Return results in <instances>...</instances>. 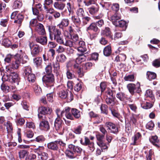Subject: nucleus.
Listing matches in <instances>:
<instances>
[{"label": "nucleus", "instance_id": "obj_1", "mask_svg": "<svg viewBox=\"0 0 160 160\" xmlns=\"http://www.w3.org/2000/svg\"><path fill=\"white\" fill-rule=\"evenodd\" d=\"M70 108L68 107H66L62 111L59 109L57 108L56 110V113L58 117L61 118L64 115L67 119L73 120V118L70 112Z\"/></svg>", "mask_w": 160, "mask_h": 160}, {"label": "nucleus", "instance_id": "obj_2", "mask_svg": "<svg viewBox=\"0 0 160 160\" xmlns=\"http://www.w3.org/2000/svg\"><path fill=\"white\" fill-rule=\"evenodd\" d=\"M11 18L12 19H14V23L20 27L23 20L24 16L22 14L18 13V12L15 11L12 13Z\"/></svg>", "mask_w": 160, "mask_h": 160}, {"label": "nucleus", "instance_id": "obj_3", "mask_svg": "<svg viewBox=\"0 0 160 160\" xmlns=\"http://www.w3.org/2000/svg\"><path fill=\"white\" fill-rule=\"evenodd\" d=\"M6 71L8 74H10V79H9V82L14 83L18 82L19 78L18 74L12 70L11 67H6Z\"/></svg>", "mask_w": 160, "mask_h": 160}, {"label": "nucleus", "instance_id": "obj_4", "mask_svg": "<svg viewBox=\"0 0 160 160\" xmlns=\"http://www.w3.org/2000/svg\"><path fill=\"white\" fill-rule=\"evenodd\" d=\"M65 144L62 141L60 140L48 143L47 147L48 148L53 151H57L59 149V145L64 146Z\"/></svg>", "mask_w": 160, "mask_h": 160}, {"label": "nucleus", "instance_id": "obj_5", "mask_svg": "<svg viewBox=\"0 0 160 160\" xmlns=\"http://www.w3.org/2000/svg\"><path fill=\"white\" fill-rule=\"evenodd\" d=\"M42 80L47 87L52 86L54 82V76L52 74L46 75L43 77Z\"/></svg>", "mask_w": 160, "mask_h": 160}, {"label": "nucleus", "instance_id": "obj_6", "mask_svg": "<svg viewBox=\"0 0 160 160\" xmlns=\"http://www.w3.org/2000/svg\"><path fill=\"white\" fill-rule=\"evenodd\" d=\"M60 118L61 117L57 116L54 122V128L59 134H62L63 133V129L62 126L63 123V121Z\"/></svg>", "mask_w": 160, "mask_h": 160}, {"label": "nucleus", "instance_id": "obj_7", "mask_svg": "<svg viewBox=\"0 0 160 160\" xmlns=\"http://www.w3.org/2000/svg\"><path fill=\"white\" fill-rule=\"evenodd\" d=\"M48 30L49 32V35L50 38L52 39L55 37L61 35V31L60 30L56 28L55 26H50L48 27Z\"/></svg>", "mask_w": 160, "mask_h": 160}, {"label": "nucleus", "instance_id": "obj_8", "mask_svg": "<svg viewBox=\"0 0 160 160\" xmlns=\"http://www.w3.org/2000/svg\"><path fill=\"white\" fill-rule=\"evenodd\" d=\"M105 127L109 132L117 134L118 132V127L115 124L112 122H106L105 124Z\"/></svg>", "mask_w": 160, "mask_h": 160}, {"label": "nucleus", "instance_id": "obj_9", "mask_svg": "<svg viewBox=\"0 0 160 160\" xmlns=\"http://www.w3.org/2000/svg\"><path fill=\"white\" fill-rule=\"evenodd\" d=\"M29 47L31 51V54L33 56L38 55L42 51V48L38 44H34L32 43H30Z\"/></svg>", "mask_w": 160, "mask_h": 160}, {"label": "nucleus", "instance_id": "obj_10", "mask_svg": "<svg viewBox=\"0 0 160 160\" xmlns=\"http://www.w3.org/2000/svg\"><path fill=\"white\" fill-rule=\"evenodd\" d=\"M35 29L37 33L40 35H43L46 34L44 27L42 24L40 23H37L36 25Z\"/></svg>", "mask_w": 160, "mask_h": 160}, {"label": "nucleus", "instance_id": "obj_11", "mask_svg": "<svg viewBox=\"0 0 160 160\" xmlns=\"http://www.w3.org/2000/svg\"><path fill=\"white\" fill-rule=\"evenodd\" d=\"M75 71L77 72L80 77H82L84 75L85 70L83 66H79L78 64H74L73 66Z\"/></svg>", "mask_w": 160, "mask_h": 160}, {"label": "nucleus", "instance_id": "obj_12", "mask_svg": "<svg viewBox=\"0 0 160 160\" xmlns=\"http://www.w3.org/2000/svg\"><path fill=\"white\" fill-rule=\"evenodd\" d=\"M39 126L41 129L45 131H47L50 128L49 122L46 120L41 121L40 122Z\"/></svg>", "mask_w": 160, "mask_h": 160}, {"label": "nucleus", "instance_id": "obj_13", "mask_svg": "<svg viewBox=\"0 0 160 160\" xmlns=\"http://www.w3.org/2000/svg\"><path fill=\"white\" fill-rule=\"evenodd\" d=\"M15 60L14 62H12V65L7 66L11 67V68L12 69V70H13V69H18L20 66L21 63V59L15 57Z\"/></svg>", "mask_w": 160, "mask_h": 160}, {"label": "nucleus", "instance_id": "obj_14", "mask_svg": "<svg viewBox=\"0 0 160 160\" xmlns=\"http://www.w3.org/2000/svg\"><path fill=\"white\" fill-rule=\"evenodd\" d=\"M141 107L144 109H149L151 108L153 106V104L149 102H147L145 100L140 101Z\"/></svg>", "mask_w": 160, "mask_h": 160}, {"label": "nucleus", "instance_id": "obj_15", "mask_svg": "<svg viewBox=\"0 0 160 160\" xmlns=\"http://www.w3.org/2000/svg\"><path fill=\"white\" fill-rule=\"evenodd\" d=\"M38 111V112L45 115L46 114H50L52 112V110L48 107H41L39 108Z\"/></svg>", "mask_w": 160, "mask_h": 160}, {"label": "nucleus", "instance_id": "obj_16", "mask_svg": "<svg viewBox=\"0 0 160 160\" xmlns=\"http://www.w3.org/2000/svg\"><path fill=\"white\" fill-rule=\"evenodd\" d=\"M65 6V4L58 1L55 2L53 3V7L56 9L62 11Z\"/></svg>", "mask_w": 160, "mask_h": 160}, {"label": "nucleus", "instance_id": "obj_17", "mask_svg": "<svg viewBox=\"0 0 160 160\" xmlns=\"http://www.w3.org/2000/svg\"><path fill=\"white\" fill-rule=\"evenodd\" d=\"M69 20L68 18H63L61 20L60 22L57 25L59 28L62 29L64 27L68 26Z\"/></svg>", "mask_w": 160, "mask_h": 160}, {"label": "nucleus", "instance_id": "obj_18", "mask_svg": "<svg viewBox=\"0 0 160 160\" xmlns=\"http://www.w3.org/2000/svg\"><path fill=\"white\" fill-rule=\"evenodd\" d=\"M36 41L37 42L39 43L42 45H45L47 43V38L45 36L38 37L36 38Z\"/></svg>", "mask_w": 160, "mask_h": 160}, {"label": "nucleus", "instance_id": "obj_19", "mask_svg": "<svg viewBox=\"0 0 160 160\" xmlns=\"http://www.w3.org/2000/svg\"><path fill=\"white\" fill-rule=\"evenodd\" d=\"M121 19L120 14L118 13H116L110 18V20L113 25Z\"/></svg>", "mask_w": 160, "mask_h": 160}, {"label": "nucleus", "instance_id": "obj_20", "mask_svg": "<svg viewBox=\"0 0 160 160\" xmlns=\"http://www.w3.org/2000/svg\"><path fill=\"white\" fill-rule=\"evenodd\" d=\"M84 54L82 53L81 54H78V56L76 59V62L77 63L76 64L78 65L86 60V57Z\"/></svg>", "mask_w": 160, "mask_h": 160}, {"label": "nucleus", "instance_id": "obj_21", "mask_svg": "<svg viewBox=\"0 0 160 160\" xmlns=\"http://www.w3.org/2000/svg\"><path fill=\"white\" fill-rule=\"evenodd\" d=\"M68 148L72 150L75 153L76 152L80 153L82 151V149L80 147L78 146H75L72 144L68 145Z\"/></svg>", "mask_w": 160, "mask_h": 160}, {"label": "nucleus", "instance_id": "obj_22", "mask_svg": "<svg viewBox=\"0 0 160 160\" xmlns=\"http://www.w3.org/2000/svg\"><path fill=\"white\" fill-rule=\"evenodd\" d=\"M86 30L87 31L92 30L94 32H97L99 31V29L97 26L96 23L95 22H93L87 28Z\"/></svg>", "mask_w": 160, "mask_h": 160}, {"label": "nucleus", "instance_id": "obj_23", "mask_svg": "<svg viewBox=\"0 0 160 160\" xmlns=\"http://www.w3.org/2000/svg\"><path fill=\"white\" fill-rule=\"evenodd\" d=\"M116 96L117 99L121 102L124 101L127 98L126 95L122 92H118L116 93Z\"/></svg>", "mask_w": 160, "mask_h": 160}, {"label": "nucleus", "instance_id": "obj_24", "mask_svg": "<svg viewBox=\"0 0 160 160\" xmlns=\"http://www.w3.org/2000/svg\"><path fill=\"white\" fill-rule=\"evenodd\" d=\"M25 76L30 83H33L35 82L36 78L34 74L31 73Z\"/></svg>", "mask_w": 160, "mask_h": 160}, {"label": "nucleus", "instance_id": "obj_25", "mask_svg": "<svg viewBox=\"0 0 160 160\" xmlns=\"http://www.w3.org/2000/svg\"><path fill=\"white\" fill-rule=\"evenodd\" d=\"M4 126L6 128L8 133H11L12 132L13 127L12 123L10 121H8L6 122H5Z\"/></svg>", "mask_w": 160, "mask_h": 160}, {"label": "nucleus", "instance_id": "obj_26", "mask_svg": "<svg viewBox=\"0 0 160 160\" xmlns=\"http://www.w3.org/2000/svg\"><path fill=\"white\" fill-rule=\"evenodd\" d=\"M150 142L154 145L157 147H159L158 144L159 140L157 136H152L151 138L150 139Z\"/></svg>", "mask_w": 160, "mask_h": 160}, {"label": "nucleus", "instance_id": "obj_27", "mask_svg": "<svg viewBox=\"0 0 160 160\" xmlns=\"http://www.w3.org/2000/svg\"><path fill=\"white\" fill-rule=\"evenodd\" d=\"M101 34L109 38H111L112 37L110 28L108 27L106 28L105 29L102 31Z\"/></svg>", "mask_w": 160, "mask_h": 160}, {"label": "nucleus", "instance_id": "obj_28", "mask_svg": "<svg viewBox=\"0 0 160 160\" xmlns=\"http://www.w3.org/2000/svg\"><path fill=\"white\" fill-rule=\"evenodd\" d=\"M34 92L36 95L38 96L42 93V90L40 87L35 83L33 84L32 86Z\"/></svg>", "mask_w": 160, "mask_h": 160}, {"label": "nucleus", "instance_id": "obj_29", "mask_svg": "<svg viewBox=\"0 0 160 160\" xmlns=\"http://www.w3.org/2000/svg\"><path fill=\"white\" fill-rule=\"evenodd\" d=\"M66 56L63 54L58 55L56 57L57 61L58 62L63 63L66 60Z\"/></svg>", "mask_w": 160, "mask_h": 160}, {"label": "nucleus", "instance_id": "obj_30", "mask_svg": "<svg viewBox=\"0 0 160 160\" xmlns=\"http://www.w3.org/2000/svg\"><path fill=\"white\" fill-rule=\"evenodd\" d=\"M71 112L72 114L76 118H78L81 116V112L76 108H72L71 110Z\"/></svg>", "mask_w": 160, "mask_h": 160}, {"label": "nucleus", "instance_id": "obj_31", "mask_svg": "<svg viewBox=\"0 0 160 160\" xmlns=\"http://www.w3.org/2000/svg\"><path fill=\"white\" fill-rule=\"evenodd\" d=\"M29 152L26 150L22 149L18 152L19 156L20 158H24L25 157L27 156Z\"/></svg>", "mask_w": 160, "mask_h": 160}, {"label": "nucleus", "instance_id": "obj_32", "mask_svg": "<svg viewBox=\"0 0 160 160\" xmlns=\"http://www.w3.org/2000/svg\"><path fill=\"white\" fill-rule=\"evenodd\" d=\"M68 149H67L65 152V154L66 156L69 158H73L75 157L76 155L74 152L72 150L68 148Z\"/></svg>", "mask_w": 160, "mask_h": 160}, {"label": "nucleus", "instance_id": "obj_33", "mask_svg": "<svg viewBox=\"0 0 160 160\" xmlns=\"http://www.w3.org/2000/svg\"><path fill=\"white\" fill-rule=\"evenodd\" d=\"M76 13L78 17L82 18L85 16V14L84 10L82 8H79L77 9Z\"/></svg>", "mask_w": 160, "mask_h": 160}, {"label": "nucleus", "instance_id": "obj_34", "mask_svg": "<svg viewBox=\"0 0 160 160\" xmlns=\"http://www.w3.org/2000/svg\"><path fill=\"white\" fill-rule=\"evenodd\" d=\"M80 17L75 16L72 17L71 19L73 23L77 27L79 26L81 23V21Z\"/></svg>", "mask_w": 160, "mask_h": 160}, {"label": "nucleus", "instance_id": "obj_35", "mask_svg": "<svg viewBox=\"0 0 160 160\" xmlns=\"http://www.w3.org/2000/svg\"><path fill=\"white\" fill-rule=\"evenodd\" d=\"M111 52V48L110 45L106 46L103 50V54L106 56H108L110 55Z\"/></svg>", "mask_w": 160, "mask_h": 160}, {"label": "nucleus", "instance_id": "obj_36", "mask_svg": "<svg viewBox=\"0 0 160 160\" xmlns=\"http://www.w3.org/2000/svg\"><path fill=\"white\" fill-rule=\"evenodd\" d=\"M125 81L133 82L135 81V78L134 74H131L126 75L124 78Z\"/></svg>", "mask_w": 160, "mask_h": 160}, {"label": "nucleus", "instance_id": "obj_37", "mask_svg": "<svg viewBox=\"0 0 160 160\" xmlns=\"http://www.w3.org/2000/svg\"><path fill=\"white\" fill-rule=\"evenodd\" d=\"M99 10V8L97 5L93 6L88 8V11L89 13L93 14L97 13Z\"/></svg>", "mask_w": 160, "mask_h": 160}, {"label": "nucleus", "instance_id": "obj_38", "mask_svg": "<svg viewBox=\"0 0 160 160\" xmlns=\"http://www.w3.org/2000/svg\"><path fill=\"white\" fill-rule=\"evenodd\" d=\"M62 44L66 46L69 47L70 48L74 46V45H75L74 42L69 39L66 40L65 41L64 40Z\"/></svg>", "mask_w": 160, "mask_h": 160}, {"label": "nucleus", "instance_id": "obj_39", "mask_svg": "<svg viewBox=\"0 0 160 160\" xmlns=\"http://www.w3.org/2000/svg\"><path fill=\"white\" fill-rule=\"evenodd\" d=\"M147 78L149 80L155 79L157 76L156 74L153 72L148 71L147 73Z\"/></svg>", "mask_w": 160, "mask_h": 160}, {"label": "nucleus", "instance_id": "obj_40", "mask_svg": "<svg viewBox=\"0 0 160 160\" xmlns=\"http://www.w3.org/2000/svg\"><path fill=\"white\" fill-rule=\"evenodd\" d=\"M82 129V126L79 125L73 129V132L77 134H80L81 133Z\"/></svg>", "mask_w": 160, "mask_h": 160}, {"label": "nucleus", "instance_id": "obj_41", "mask_svg": "<svg viewBox=\"0 0 160 160\" xmlns=\"http://www.w3.org/2000/svg\"><path fill=\"white\" fill-rule=\"evenodd\" d=\"M135 85L133 83H129L127 85V87L130 93L133 94L135 88Z\"/></svg>", "mask_w": 160, "mask_h": 160}, {"label": "nucleus", "instance_id": "obj_42", "mask_svg": "<svg viewBox=\"0 0 160 160\" xmlns=\"http://www.w3.org/2000/svg\"><path fill=\"white\" fill-rule=\"evenodd\" d=\"M68 92L66 90L62 89L58 93L59 97L62 98H66L67 96Z\"/></svg>", "mask_w": 160, "mask_h": 160}, {"label": "nucleus", "instance_id": "obj_43", "mask_svg": "<svg viewBox=\"0 0 160 160\" xmlns=\"http://www.w3.org/2000/svg\"><path fill=\"white\" fill-rule=\"evenodd\" d=\"M34 63L36 65L37 67H39L41 65L42 62V59L41 57H38L33 59Z\"/></svg>", "mask_w": 160, "mask_h": 160}, {"label": "nucleus", "instance_id": "obj_44", "mask_svg": "<svg viewBox=\"0 0 160 160\" xmlns=\"http://www.w3.org/2000/svg\"><path fill=\"white\" fill-rule=\"evenodd\" d=\"M54 39L58 43L60 44H62L64 40L63 36L62 34L59 35L54 38Z\"/></svg>", "mask_w": 160, "mask_h": 160}, {"label": "nucleus", "instance_id": "obj_45", "mask_svg": "<svg viewBox=\"0 0 160 160\" xmlns=\"http://www.w3.org/2000/svg\"><path fill=\"white\" fill-rule=\"evenodd\" d=\"M2 44L5 47H8L10 46L11 45V41L8 38H4L2 42Z\"/></svg>", "mask_w": 160, "mask_h": 160}, {"label": "nucleus", "instance_id": "obj_46", "mask_svg": "<svg viewBox=\"0 0 160 160\" xmlns=\"http://www.w3.org/2000/svg\"><path fill=\"white\" fill-rule=\"evenodd\" d=\"M105 101L106 103L108 105L113 106L114 105L115 101L114 98H110L107 97Z\"/></svg>", "mask_w": 160, "mask_h": 160}, {"label": "nucleus", "instance_id": "obj_47", "mask_svg": "<svg viewBox=\"0 0 160 160\" xmlns=\"http://www.w3.org/2000/svg\"><path fill=\"white\" fill-rule=\"evenodd\" d=\"M141 137V134L139 132L136 133L134 136L132 137V140L133 142L132 143L133 145H135L136 143V141Z\"/></svg>", "mask_w": 160, "mask_h": 160}, {"label": "nucleus", "instance_id": "obj_48", "mask_svg": "<svg viewBox=\"0 0 160 160\" xmlns=\"http://www.w3.org/2000/svg\"><path fill=\"white\" fill-rule=\"evenodd\" d=\"M10 87L4 83H2L1 86V90L5 93H7L9 91Z\"/></svg>", "mask_w": 160, "mask_h": 160}, {"label": "nucleus", "instance_id": "obj_49", "mask_svg": "<svg viewBox=\"0 0 160 160\" xmlns=\"http://www.w3.org/2000/svg\"><path fill=\"white\" fill-rule=\"evenodd\" d=\"M78 50L79 52H80L82 53H86V52L87 51V49L86 48L85 44H84L83 46L82 45L78 47Z\"/></svg>", "mask_w": 160, "mask_h": 160}, {"label": "nucleus", "instance_id": "obj_50", "mask_svg": "<svg viewBox=\"0 0 160 160\" xmlns=\"http://www.w3.org/2000/svg\"><path fill=\"white\" fill-rule=\"evenodd\" d=\"M82 18V25L83 26L87 24L91 20V18L88 16H84Z\"/></svg>", "mask_w": 160, "mask_h": 160}, {"label": "nucleus", "instance_id": "obj_51", "mask_svg": "<svg viewBox=\"0 0 160 160\" xmlns=\"http://www.w3.org/2000/svg\"><path fill=\"white\" fill-rule=\"evenodd\" d=\"M97 144L101 147L102 150L107 149L108 148V147L106 143L102 141L98 142H97Z\"/></svg>", "mask_w": 160, "mask_h": 160}, {"label": "nucleus", "instance_id": "obj_52", "mask_svg": "<svg viewBox=\"0 0 160 160\" xmlns=\"http://www.w3.org/2000/svg\"><path fill=\"white\" fill-rule=\"evenodd\" d=\"M126 24V23L125 22L119 20L118 22H117L114 25L116 27H122L125 26Z\"/></svg>", "mask_w": 160, "mask_h": 160}, {"label": "nucleus", "instance_id": "obj_53", "mask_svg": "<svg viewBox=\"0 0 160 160\" xmlns=\"http://www.w3.org/2000/svg\"><path fill=\"white\" fill-rule=\"evenodd\" d=\"M80 143L82 144L85 146L88 145L90 143H91V142H90L89 139L86 137H84V141H83V140L82 139L80 140Z\"/></svg>", "mask_w": 160, "mask_h": 160}, {"label": "nucleus", "instance_id": "obj_54", "mask_svg": "<svg viewBox=\"0 0 160 160\" xmlns=\"http://www.w3.org/2000/svg\"><path fill=\"white\" fill-rule=\"evenodd\" d=\"M146 96L147 97H150L152 100L154 99L153 95L152 94V90L150 89L146 91Z\"/></svg>", "mask_w": 160, "mask_h": 160}, {"label": "nucleus", "instance_id": "obj_55", "mask_svg": "<svg viewBox=\"0 0 160 160\" xmlns=\"http://www.w3.org/2000/svg\"><path fill=\"white\" fill-rule=\"evenodd\" d=\"M36 158V155L32 153L28 154L26 157L25 160H34Z\"/></svg>", "mask_w": 160, "mask_h": 160}, {"label": "nucleus", "instance_id": "obj_56", "mask_svg": "<svg viewBox=\"0 0 160 160\" xmlns=\"http://www.w3.org/2000/svg\"><path fill=\"white\" fill-rule=\"evenodd\" d=\"M45 71L46 73V75L51 74L52 72V67L51 64L50 63L45 68Z\"/></svg>", "mask_w": 160, "mask_h": 160}, {"label": "nucleus", "instance_id": "obj_57", "mask_svg": "<svg viewBox=\"0 0 160 160\" xmlns=\"http://www.w3.org/2000/svg\"><path fill=\"white\" fill-rule=\"evenodd\" d=\"M31 70V68L30 67L28 66L25 67L24 70L25 76L32 73Z\"/></svg>", "mask_w": 160, "mask_h": 160}, {"label": "nucleus", "instance_id": "obj_58", "mask_svg": "<svg viewBox=\"0 0 160 160\" xmlns=\"http://www.w3.org/2000/svg\"><path fill=\"white\" fill-rule=\"evenodd\" d=\"M154 126V124L153 122L152 121H150L147 123L146 125V127L147 128L150 130H152Z\"/></svg>", "mask_w": 160, "mask_h": 160}, {"label": "nucleus", "instance_id": "obj_59", "mask_svg": "<svg viewBox=\"0 0 160 160\" xmlns=\"http://www.w3.org/2000/svg\"><path fill=\"white\" fill-rule=\"evenodd\" d=\"M39 155L40 156L39 158H40L42 160H47L48 158V155L46 152H42L41 154Z\"/></svg>", "mask_w": 160, "mask_h": 160}, {"label": "nucleus", "instance_id": "obj_60", "mask_svg": "<svg viewBox=\"0 0 160 160\" xmlns=\"http://www.w3.org/2000/svg\"><path fill=\"white\" fill-rule=\"evenodd\" d=\"M8 19H2L1 20L0 24L2 26L6 27L8 23Z\"/></svg>", "mask_w": 160, "mask_h": 160}, {"label": "nucleus", "instance_id": "obj_61", "mask_svg": "<svg viewBox=\"0 0 160 160\" xmlns=\"http://www.w3.org/2000/svg\"><path fill=\"white\" fill-rule=\"evenodd\" d=\"M105 92L106 95H108L109 96L112 97V98L113 97V95L115 92V91L112 90L108 88H107Z\"/></svg>", "mask_w": 160, "mask_h": 160}, {"label": "nucleus", "instance_id": "obj_62", "mask_svg": "<svg viewBox=\"0 0 160 160\" xmlns=\"http://www.w3.org/2000/svg\"><path fill=\"white\" fill-rule=\"evenodd\" d=\"M45 138L42 135H40L37 137L35 139V141L39 142H44Z\"/></svg>", "mask_w": 160, "mask_h": 160}, {"label": "nucleus", "instance_id": "obj_63", "mask_svg": "<svg viewBox=\"0 0 160 160\" xmlns=\"http://www.w3.org/2000/svg\"><path fill=\"white\" fill-rule=\"evenodd\" d=\"M88 145V148L89 150V152L91 153L95 149L94 143L92 142H91V143Z\"/></svg>", "mask_w": 160, "mask_h": 160}, {"label": "nucleus", "instance_id": "obj_64", "mask_svg": "<svg viewBox=\"0 0 160 160\" xmlns=\"http://www.w3.org/2000/svg\"><path fill=\"white\" fill-rule=\"evenodd\" d=\"M22 5V2L20 0H16L14 2L13 7L15 8H19Z\"/></svg>", "mask_w": 160, "mask_h": 160}]
</instances>
